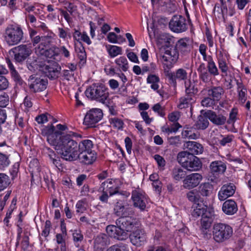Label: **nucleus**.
<instances>
[{
  "label": "nucleus",
  "instance_id": "obj_1",
  "mask_svg": "<svg viewBox=\"0 0 251 251\" xmlns=\"http://www.w3.org/2000/svg\"><path fill=\"white\" fill-rule=\"evenodd\" d=\"M81 136L80 135L72 131L68 132L66 135L60 136L54 146L62 158L69 161L76 160L78 146L77 143L73 138Z\"/></svg>",
  "mask_w": 251,
  "mask_h": 251
},
{
  "label": "nucleus",
  "instance_id": "obj_2",
  "mask_svg": "<svg viewBox=\"0 0 251 251\" xmlns=\"http://www.w3.org/2000/svg\"><path fill=\"white\" fill-rule=\"evenodd\" d=\"M89 99L104 104L109 97V92L106 86L100 83H93L85 92Z\"/></svg>",
  "mask_w": 251,
  "mask_h": 251
},
{
  "label": "nucleus",
  "instance_id": "obj_3",
  "mask_svg": "<svg viewBox=\"0 0 251 251\" xmlns=\"http://www.w3.org/2000/svg\"><path fill=\"white\" fill-rule=\"evenodd\" d=\"M178 162L189 171H197L202 167L200 159L192 154H190L186 151L179 152L177 155Z\"/></svg>",
  "mask_w": 251,
  "mask_h": 251
},
{
  "label": "nucleus",
  "instance_id": "obj_4",
  "mask_svg": "<svg viewBox=\"0 0 251 251\" xmlns=\"http://www.w3.org/2000/svg\"><path fill=\"white\" fill-rule=\"evenodd\" d=\"M213 238L219 243H223L229 239L233 235L232 227L224 223L215 224L212 228Z\"/></svg>",
  "mask_w": 251,
  "mask_h": 251
},
{
  "label": "nucleus",
  "instance_id": "obj_5",
  "mask_svg": "<svg viewBox=\"0 0 251 251\" xmlns=\"http://www.w3.org/2000/svg\"><path fill=\"white\" fill-rule=\"evenodd\" d=\"M24 39V33L21 26L17 25H10L6 28L4 39L9 46L19 44Z\"/></svg>",
  "mask_w": 251,
  "mask_h": 251
},
{
  "label": "nucleus",
  "instance_id": "obj_6",
  "mask_svg": "<svg viewBox=\"0 0 251 251\" xmlns=\"http://www.w3.org/2000/svg\"><path fill=\"white\" fill-rule=\"evenodd\" d=\"M116 224L126 232H131L138 228L140 226V224L136 219L128 216V215L120 217L116 220Z\"/></svg>",
  "mask_w": 251,
  "mask_h": 251
},
{
  "label": "nucleus",
  "instance_id": "obj_7",
  "mask_svg": "<svg viewBox=\"0 0 251 251\" xmlns=\"http://www.w3.org/2000/svg\"><path fill=\"white\" fill-rule=\"evenodd\" d=\"M214 220V214L209 211L206 212L201 217L200 229L203 238L208 239L211 237L210 228Z\"/></svg>",
  "mask_w": 251,
  "mask_h": 251
},
{
  "label": "nucleus",
  "instance_id": "obj_8",
  "mask_svg": "<svg viewBox=\"0 0 251 251\" xmlns=\"http://www.w3.org/2000/svg\"><path fill=\"white\" fill-rule=\"evenodd\" d=\"M38 75L34 74L29 76V81L30 89L34 93L43 91L47 88L48 81L47 78L39 76Z\"/></svg>",
  "mask_w": 251,
  "mask_h": 251
},
{
  "label": "nucleus",
  "instance_id": "obj_9",
  "mask_svg": "<svg viewBox=\"0 0 251 251\" xmlns=\"http://www.w3.org/2000/svg\"><path fill=\"white\" fill-rule=\"evenodd\" d=\"M169 27L176 33L185 31L187 29L185 18L181 15H174L169 22Z\"/></svg>",
  "mask_w": 251,
  "mask_h": 251
},
{
  "label": "nucleus",
  "instance_id": "obj_10",
  "mask_svg": "<svg viewBox=\"0 0 251 251\" xmlns=\"http://www.w3.org/2000/svg\"><path fill=\"white\" fill-rule=\"evenodd\" d=\"M102 110L98 108L91 109L85 115L83 123L89 127H94L96 123L102 118Z\"/></svg>",
  "mask_w": 251,
  "mask_h": 251
},
{
  "label": "nucleus",
  "instance_id": "obj_11",
  "mask_svg": "<svg viewBox=\"0 0 251 251\" xmlns=\"http://www.w3.org/2000/svg\"><path fill=\"white\" fill-rule=\"evenodd\" d=\"M9 53H13L16 61L20 62L24 61L31 54V50L26 45H21L12 49Z\"/></svg>",
  "mask_w": 251,
  "mask_h": 251
},
{
  "label": "nucleus",
  "instance_id": "obj_12",
  "mask_svg": "<svg viewBox=\"0 0 251 251\" xmlns=\"http://www.w3.org/2000/svg\"><path fill=\"white\" fill-rule=\"evenodd\" d=\"M42 134L46 136L48 143L53 146L61 136L60 132L55 131V128L52 125L45 126L42 130Z\"/></svg>",
  "mask_w": 251,
  "mask_h": 251
},
{
  "label": "nucleus",
  "instance_id": "obj_13",
  "mask_svg": "<svg viewBox=\"0 0 251 251\" xmlns=\"http://www.w3.org/2000/svg\"><path fill=\"white\" fill-rule=\"evenodd\" d=\"M131 244L136 247H140L144 244L146 241V235L145 231L137 228L129 236Z\"/></svg>",
  "mask_w": 251,
  "mask_h": 251
},
{
  "label": "nucleus",
  "instance_id": "obj_14",
  "mask_svg": "<svg viewBox=\"0 0 251 251\" xmlns=\"http://www.w3.org/2000/svg\"><path fill=\"white\" fill-rule=\"evenodd\" d=\"M202 179V176L200 174H191L186 176L183 180V186L185 189H193L198 186Z\"/></svg>",
  "mask_w": 251,
  "mask_h": 251
},
{
  "label": "nucleus",
  "instance_id": "obj_15",
  "mask_svg": "<svg viewBox=\"0 0 251 251\" xmlns=\"http://www.w3.org/2000/svg\"><path fill=\"white\" fill-rule=\"evenodd\" d=\"M61 67L58 64H43L42 73L50 79H56L60 74Z\"/></svg>",
  "mask_w": 251,
  "mask_h": 251
},
{
  "label": "nucleus",
  "instance_id": "obj_16",
  "mask_svg": "<svg viewBox=\"0 0 251 251\" xmlns=\"http://www.w3.org/2000/svg\"><path fill=\"white\" fill-rule=\"evenodd\" d=\"M131 199L134 206L139 208L141 211L145 209L147 201L144 194L135 190L132 192Z\"/></svg>",
  "mask_w": 251,
  "mask_h": 251
},
{
  "label": "nucleus",
  "instance_id": "obj_17",
  "mask_svg": "<svg viewBox=\"0 0 251 251\" xmlns=\"http://www.w3.org/2000/svg\"><path fill=\"white\" fill-rule=\"evenodd\" d=\"M113 213L117 216L123 217L132 214L133 212L131 208L126 207L123 201L119 200L114 204Z\"/></svg>",
  "mask_w": 251,
  "mask_h": 251
},
{
  "label": "nucleus",
  "instance_id": "obj_18",
  "mask_svg": "<svg viewBox=\"0 0 251 251\" xmlns=\"http://www.w3.org/2000/svg\"><path fill=\"white\" fill-rule=\"evenodd\" d=\"M76 160L84 165H91L96 160L97 156L94 151H82L77 153Z\"/></svg>",
  "mask_w": 251,
  "mask_h": 251
},
{
  "label": "nucleus",
  "instance_id": "obj_19",
  "mask_svg": "<svg viewBox=\"0 0 251 251\" xmlns=\"http://www.w3.org/2000/svg\"><path fill=\"white\" fill-rule=\"evenodd\" d=\"M235 186L232 183L225 184L221 188L218 193L219 199L223 201L227 198L232 196L235 193Z\"/></svg>",
  "mask_w": 251,
  "mask_h": 251
},
{
  "label": "nucleus",
  "instance_id": "obj_20",
  "mask_svg": "<svg viewBox=\"0 0 251 251\" xmlns=\"http://www.w3.org/2000/svg\"><path fill=\"white\" fill-rule=\"evenodd\" d=\"M205 115L215 125H223L226 121V116L222 114H217L215 112L212 110H209L205 111Z\"/></svg>",
  "mask_w": 251,
  "mask_h": 251
},
{
  "label": "nucleus",
  "instance_id": "obj_21",
  "mask_svg": "<svg viewBox=\"0 0 251 251\" xmlns=\"http://www.w3.org/2000/svg\"><path fill=\"white\" fill-rule=\"evenodd\" d=\"M198 194L203 201L212 193L213 186L210 182L202 183L197 189Z\"/></svg>",
  "mask_w": 251,
  "mask_h": 251
},
{
  "label": "nucleus",
  "instance_id": "obj_22",
  "mask_svg": "<svg viewBox=\"0 0 251 251\" xmlns=\"http://www.w3.org/2000/svg\"><path fill=\"white\" fill-rule=\"evenodd\" d=\"M109 244V239L105 234H100L94 241V248L98 251H103L105 246Z\"/></svg>",
  "mask_w": 251,
  "mask_h": 251
},
{
  "label": "nucleus",
  "instance_id": "obj_23",
  "mask_svg": "<svg viewBox=\"0 0 251 251\" xmlns=\"http://www.w3.org/2000/svg\"><path fill=\"white\" fill-rule=\"evenodd\" d=\"M222 210L226 214L232 215L237 212L238 206L234 201L228 200L223 204Z\"/></svg>",
  "mask_w": 251,
  "mask_h": 251
},
{
  "label": "nucleus",
  "instance_id": "obj_24",
  "mask_svg": "<svg viewBox=\"0 0 251 251\" xmlns=\"http://www.w3.org/2000/svg\"><path fill=\"white\" fill-rule=\"evenodd\" d=\"M186 148L187 153L193 155L201 154L203 152V147L201 144L195 141H188L186 143Z\"/></svg>",
  "mask_w": 251,
  "mask_h": 251
},
{
  "label": "nucleus",
  "instance_id": "obj_25",
  "mask_svg": "<svg viewBox=\"0 0 251 251\" xmlns=\"http://www.w3.org/2000/svg\"><path fill=\"white\" fill-rule=\"evenodd\" d=\"M192 40L188 37L181 38L176 44L177 50L181 52H187L192 47Z\"/></svg>",
  "mask_w": 251,
  "mask_h": 251
},
{
  "label": "nucleus",
  "instance_id": "obj_26",
  "mask_svg": "<svg viewBox=\"0 0 251 251\" xmlns=\"http://www.w3.org/2000/svg\"><path fill=\"white\" fill-rule=\"evenodd\" d=\"M224 94V90L221 86H213L207 90V95L216 102L220 100Z\"/></svg>",
  "mask_w": 251,
  "mask_h": 251
},
{
  "label": "nucleus",
  "instance_id": "obj_27",
  "mask_svg": "<svg viewBox=\"0 0 251 251\" xmlns=\"http://www.w3.org/2000/svg\"><path fill=\"white\" fill-rule=\"evenodd\" d=\"M210 168L212 173L222 174L226 171V166L221 161H215L211 163Z\"/></svg>",
  "mask_w": 251,
  "mask_h": 251
},
{
  "label": "nucleus",
  "instance_id": "obj_28",
  "mask_svg": "<svg viewBox=\"0 0 251 251\" xmlns=\"http://www.w3.org/2000/svg\"><path fill=\"white\" fill-rule=\"evenodd\" d=\"M201 114L198 117V120L195 124L196 128L198 129H205L209 126V123L208 118L205 115V112L203 110L201 111Z\"/></svg>",
  "mask_w": 251,
  "mask_h": 251
},
{
  "label": "nucleus",
  "instance_id": "obj_29",
  "mask_svg": "<svg viewBox=\"0 0 251 251\" xmlns=\"http://www.w3.org/2000/svg\"><path fill=\"white\" fill-rule=\"evenodd\" d=\"M237 86L239 100L240 103L243 104L247 99V88L243 84L242 81H237Z\"/></svg>",
  "mask_w": 251,
  "mask_h": 251
},
{
  "label": "nucleus",
  "instance_id": "obj_30",
  "mask_svg": "<svg viewBox=\"0 0 251 251\" xmlns=\"http://www.w3.org/2000/svg\"><path fill=\"white\" fill-rule=\"evenodd\" d=\"M191 212L192 216L194 218H198L200 216L203 217L206 212H209L206 206L199 204L193 206Z\"/></svg>",
  "mask_w": 251,
  "mask_h": 251
},
{
  "label": "nucleus",
  "instance_id": "obj_31",
  "mask_svg": "<svg viewBox=\"0 0 251 251\" xmlns=\"http://www.w3.org/2000/svg\"><path fill=\"white\" fill-rule=\"evenodd\" d=\"M109 181H104L102 182L99 188V191L102 193L100 197V200L103 202L107 203L109 196L108 193H109L110 196H112L116 193V192H112L111 191H108L107 189H106L105 185Z\"/></svg>",
  "mask_w": 251,
  "mask_h": 251
},
{
  "label": "nucleus",
  "instance_id": "obj_32",
  "mask_svg": "<svg viewBox=\"0 0 251 251\" xmlns=\"http://www.w3.org/2000/svg\"><path fill=\"white\" fill-rule=\"evenodd\" d=\"M47 58L52 59L50 61L56 60L59 61L60 59L59 48L53 46L46 50V53L44 55Z\"/></svg>",
  "mask_w": 251,
  "mask_h": 251
},
{
  "label": "nucleus",
  "instance_id": "obj_33",
  "mask_svg": "<svg viewBox=\"0 0 251 251\" xmlns=\"http://www.w3.org/2000/svg\"><path fill=\"white\" fill-rule=\"evenodd\" d=\"M78 146V153L82 151H92V149L93 147V144L90 140H84L80 142Z\"/></svg>",
  "mask_w": 251,
  "mask_h": 251
},
{
  "label": "nucleus",
  "instance_id": "obj_34",
  "mask_svg": "<svg viewBox=\"0 0 251 251\" xmlns=\"http://www.w3.org/2000/svg\"><path fill=\"white\" fill-rule=\"evenodd\" d=\"M186 197L190 201L195 203L198 202H202L197 189L189 191L186 194Z\"/></svg>",
  "mask_w": 251,
  "mask_h": 251
},
{
  "label": "nucleus",
  "instance_id": "obj_35",
  "mask_svg": "<svg viewBox=\"0 0 251 251\" xmlns=\"http://www.w3.org/2000/svg\"><path fill=\"white\" fill-rule=\"evenodd\" d=\"M104 70L107 75H120V64H117L116 66H112L110 64L107 65L105 66Z\"/></svg>",
  "mask_w": 251,
  "mask_h": 251
},
{
  "label": "nucleus",
  "instance_id": "obj_36",
  "mask_svg": "<svg viewBox=\"0 0 251 251\" xmlns=\"http://www.w3.org/2000/svg\"><path fill=\"white\" fill-rule=\"evenodd\" d=\"M172 177L176 180L185 178L186 172L180 167H175L172 170Z\"/></svg>",
  "mask_w": 251,
  "mask_h": 251
},
{
  "label": "nucleus",
  "instance_id": "obj_37",
  "mask_svg": "<svg viewBox=\"0 0 251 251\" xmlns=\"http://www.w3.org/2000/svg\"><path fill=\"white\" fill-rule=\"evenodd\" d=\"M73 237L75 247H80L84 238L81 231L78 230H75L73 233Z\"/></svg>",
  "mask_w": 251,
  "mask_h": 251
},
{
  "label": "nucleus",
  "instance_id": "obj_38",
  "mask_svg": "<svg viewBox=\"0 0 251 251\" xmlns=\"http://www.w3.org/2000/svg\"><path fill=\"white\" fill-rule=\"evenodd\" d=\"M10 184L9 177L5 174L0 173V191L6 188Z\"/></svg>",
  "mask_w": 251,
  "mask_h": 251
},
{
  "label": "nucleus",
  "instance_id": "obj_39",
  "mask_svg": "<svg viewBox=\"0 0 251 251\" xmlns=\"http://www.w3.org/2000/svg\"><path fill=\"white\" fill-rule=\"evenodd\" d=\"M47 151L46 153L47 154L48 156L49 157L50 161L52 162V163L56 166L57 167L60 165V160L59 158L57 155H56L54 151L50 149V148H47L46 149Z\"/></svg>",
  "mask_w": 251,
  "mask_h": 251
},
{
  "label": "nucleus",
  "instance_id": "obj_40",
  "mask_svg": "<svg viewBox=\"0 0 251 251\" xmlns=\"http://www.w3.org/2000/svg\"><path fill=\"white\" fill-rule=\"evenodd\" d=\"M185 91L189 96L195 94L198 92V89L195 87L194 82H191L189 80L185 82Z\"/></svg>",
  "mask_w": 251,
  "mask_h": 251
},
{
  "label": "nucleus",
  "instance_id": "obj_41",
  "mask_svg": "<svg viewBox=\"0 0 251 251\" xmlns=\"http://www.w3.org/2000/svg\"><path fill=\"white\" fill-rule=\"evenodd\" d=\"M106 251H128L127 245L119 243L109 247Z\"/></svg>",
  "mask_w": 251,
  "mask_h": 251
},
{
  "label": "nucleus",
  "instance_id": "obj_42",
  "mask_svg": "<svg viewBox=\"0 0 251 251\" xmlns=\"http://www.w3.org/2000/svg\"><path fill=\"white\" fill-rule=\"evenodd\" d=\"M127 237L128 234L127 232L125 231L123 228L117 226L114 238L119 240H124L127 238Z\"/></svg>",
  "mask_w": 251,
  "mask_h": 251
},
{
  "label": "nucleus",
  "instance_id": "obj_43",
  "mask_svg": "<svg viewBox=\"0 0 251 251\" xmlns=\"http://www.w3.org/2000/svg\"><path fill=\"white\" fill-rule=\"evenodd\" d=\"M189 95H186L185 97L181 98L180 103L179 104V108L182 109L189 106L193 101L194 100Z\"/></svg>",
  "mask_w": 251,
  "mask_h": 251
},
{
  "label": "nucleus",
  "instance_id": "obj_44",
  "mask_svg": "<svg viewBox=\"0 0 251 251\" xmlns=\"http://www.w3.org/2000/svg\"><path fill=\"white\" fill-rule=\"evenodd\" d=\"M176 59V57L175 55L172 56L171 52L169 50L166 51V52L163 54L160 55V60L161 62H175Z\"/></svg>",
  "mask_w": 251,
  "mask_h": 251
},
{
  "label": "nucleus",
  "instance_id": "obj_45",
  "mask_svg": "<svg viewBox=\"0 0 251 251\" xmlns=\"http://www.w3.org/2000/svg\"><path fill=\"white\" fill-rule=\"evenodd\" d=\"M26 66L29 71L38 75V73H42L43 64H27Z\"/></svg>",
  "mask_w": 251,
  "mask_h": 251
},
{
  "label": "nucleus",
  "instance_id": "obj_46",
  "mask_svg": "<svg viewBox=\"0 0 251 251\" xmlns=\"http://www.w3.org/2000/svg\"><path fill=\"white\" fill-rule=\"evenodd\" d=\"M153 157L157 162L159 169L164 170L166 163L164 158L159 154H155Z\"/></svg>",
  "mask_w": 251,
  "mask_h": 251
},
{
  "label": "nucleus",
  "instance_id": "obj_47",
  "mask_svg": "<svg viewBox=\"0 0 251 251\" xmlns=\"http://www.w3.org/2000/svg\"><path fill=\"white\" fill-rule=\"evenodd\" d=\"M10 163L8 156L4 154L0 153V169H3L7 167Z\"/></svg>",
  "mask_w": 251,
  "mask_h": 251
},
{
  "label": "nucleus",
  "instance_id": "obj_48",
  "mask_svg": "<svg viewBox=\"0 0 251 251\" xmlns=\"http://www.w3.org/2000/svg\"><path fill=\"white\" fill-rule=\"evenodd\" d=\"M109 122L111 125L119 129L123 128L124 123L120 119L117 118H110L109 119Z\"/></svg>",
  "mask_w": 251,
  "mask_h": 251
},
{
  "label": "nucleus",
  "instance_id": "obj_49",
  "mask_svg": "<svg viewBox=\"0 0 251 251\" xmlns=\"http://www.w3.org/2000/svg\"><path fill=\"white\" fill-rule=\"evenodd\" d=\"M108 52L111 56L115 57L121 54L122 48L116 46H111L108 49Z\"/></svg>",
  "mask_w": 251,
  "mask_h": 251
},
{
  "label": "nucleus",
  "instance_id": "obj_50",
  "mask_svg": "<svg viewBox=\"0 0 251 251\" xmlns=\"http://www.w3.org/2000/svg\"><path fill=\"white\" fill-rule=\"evenodd\" d=\"M152 109L158 113L161 117H164L165 115V108L162 106L159 103H156L152 107Z\"/></svg>",
  "mask_w": 251,
  "mask_h": 251
},
{
  "label": "nucleus",
  "instance_id": "obj_51",
  "mask_svg": "<svg viewBox=\"0 0 251 251\" xmlns=\"http://www.w3.org/2000/svg\"><path fill=\"white\" fill-rule=\"evenodd\" d=\"M216 101L210 97H205L201 101L203 106L210 107L215 105Z\"/></svg>",
  "mask_w": 251,
  "mask_h": 251
},
{
  "label": "nucleus",
  "instance_id": "obj_52",
  "mask_svg": "<svg viewBox=\"0 0 251 251\" xmlns=\"http://www.w3.org/2000/svg\"><path fill=\"white\" fill-rule=\"evenodd\" d=\"M238 113L237 109L233 108L229 113V118L227 121L228 124H233L236 120V117Z\"/></svg>",
  "mask_w": 251,
  "mask_h": 251
},
{
  "label": "nucleus",
  "instance_id": "obj_53",
  "mask_svg": "<svg viewBox=\"0 0 251 251\" xmlns=\"http://www.w3.org/2000/svg\"><path fill=\"white\" fill-rule=\"evenodd\" d=\"M237 81H242L241 79H236L234 77H230L227 79L225 80V85L227 89H230L233 87L234 83H236L237 84Z\"/></svg>",
  "mask_w": 251,
  "mask_h": 251
},
{
  "label": "nucleus",
  "instance_id": "obj_54",
  "mask_svg": "<svg viewBox=\"0 0 251 251\" xmlns=\"http://www.w3.org/2000/svg\"><path fill=\"white\" fill-rule=\"evenodd\" d=\"M76 211L77 213H82L86 210L85 203L82 201H79L76 204Z\"/></svg>",
  "mask_w": 251,
  "mask_h": 251
},
{
  "label": "nucleus",
  "instance_id": "obj_55",
  "mask_svg": "<svg viewBox=\"0 0 251 251\" xmlns=\"http://www.w3.org/2000/svg\"><path fill=\"white\" fill-rule=\"evenodd\" d=\"M45 45L44 42H41L37 48H35V52L37 55H44L46 50L44 49Z\"/></svg>",
  "mask_w": 251,
  "mask_h": 251
},
{
  "label": "nucleus",
  "instance_id": "obj_56",
  "mask_svg": "<svg viewBox=\"0 0 251 251\" xmlns=\"http://www.w3.org/2000/svg\"><path fill=\"white\" fill-rule=\"evenodd\" d=\"M48 114H42L36 117V121L39 124H44L48 121L49 118L47 117Z\"/></svg>",
  "mask_w": 251,
  "mask_h": 251
},
{
  "label": "nucleus",
  "instance_id": "obj_57",
  "mask_svg": "<svg viewBox=\"0 0 251 251\" xmlns=\"http://www.w3.org/2000/svg\"><path fill=\"white\" fill-rule=\"evenodd\" d=\"M66 4L65 8L71 15H73L74 13L77 11V6L71 2H66Z\"/></svg>",
  "mask_w": 251,
  "mask_h": 251
},
{
  "label": "nucleus",
  "instance_id": "obj_58",
  "mask_svg": "<svg viewBox=\"0 0 251 251\" xmlns=\"http://www.w3.org/2000/svg\"><path fill=\"white\" fill-rule=\"evenodd\" d=\"M165 73L166 74V75L168 77L170 80V83H172L174 85L176 84V74L175 73H173L169 71H166L165 69Z\"/></svg>",
  "mask_w": 251,
  "mask_h": 251
},
{
  "label": "nucleus",
  "instance_id": "obj_59",
  "mask_svg": "<svg viewBox=\"0 0 251 251\" xmlns=\"http://www.w3.org/2000/svg\"><path fill=\"white\" fill-rule=\"evenodd\" d=\"M8 81L5 77L0 75V90H5L8 86Z\"/></svg>",
  "mask_w": 251,
  "mask_h": 251
},
{
  "label": "nucleus",
  "instance_id": "obj_60",
  "mask_svg": "<svg viewBox=\"0 0 251 251\" xmlns=\"http://www.w3.org/2000/svg\"><path fill=\"white\" fill-rule=\"evenodd\" d=\"M8 67L10 70L11 75L17 80H19L20 76L18 73L15 70L13 64H8Z\"/></svg>",
  "mask_w": 251,
  "mask_h": 251
},
{
  "label": "nucleus",
  "instance_id": "obj_61",
  "mask_svg": "<svg viewBox=\"0 0 251 251\" xmlns=\"http://www.w3.org/2000/svg\"><path fill=\"white\" fill-rule=\"evenodd\" d=\"M117 228V226H116L114 225H109L106 226V230L110 236L114 238Z\"/></svg>",
  "mask_w": 251,
  "mask_h": 251
},
{
  "label": "nucleus",
  "instance_id": "obj_62",
  "mask_svg": "<svg viewBox=\"0 0 251 251\" xmlns=\"http://www.w3.org/2000/svg\"><path fill=\"white\" fill-rule=\"evenodd\" d=\"M176 74V78L181 80L185 79L187 77V73L182 69H178Z\"/></svg>",
  "mask_w": 251,
  "mask_h": 251
},
{
  "label": "nucleus",
  "instance_id": "obj_63",
  "mask_svg": "<svg viewBox=\"0 0 251 251\" xmlns=\"http://www.w3.org/2000/svg\"><path fill=\"white\" fill-rule=\"evenodd\" d=\"M168 141L170 145L177 146L180 144V137L179 136L171 137L168 138Z\"/></svg>",
  "mask_w": 251,
  "mask_h": 251
},
{
  "label": "nucleus",
  "instance_id": "obj_64",
  "mask_svg": "<svg viewBox=\"0 0 251 251\" xmlns=\"http://www.w3.org/2000/svg\"><path fill=\"white\" fill-rule=\"evenodd\" d=\"M208 69L209 72L214 75H216L219 74L218 70L215 64H208Z\"/></svg>",
  "mask_w": 251,
  "mask_h": 251
}]
</instances>
